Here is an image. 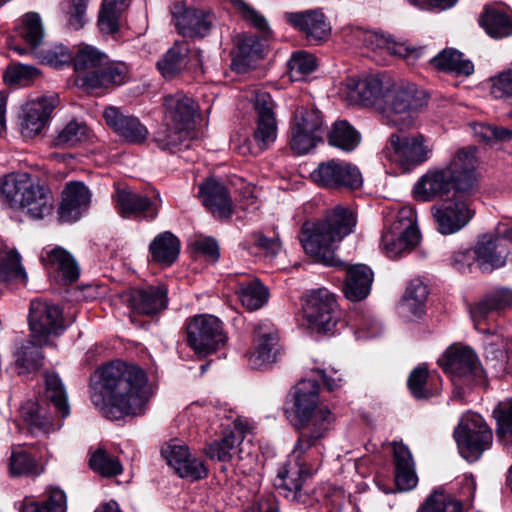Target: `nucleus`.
I'll return each instance as SVG.
<instances>
[{"mask_svg": "<svg viewBox=\"0 0 512 512\" xmlns=\"http://www.w3.org/2000/svg\"><path fill=\"white\" fill-rule=\"evenodd\" d=\"M130 79V68L122 61H110L106 55V61L102 63L96 75L85 78L88 90L98 88H116L124 85Z\"/></svg>", "mask_w": 512, "mask_h": 512, "instance_id": "32", "label": "nucleus"}, {"mask_svg": "<svg viewBox=\"0 0 512 512\" xmlns=\"http://www.w3.org/2000/svg\"><path fill=\"white\" fill-rule=\"evenodd\" d=\"M90 468L102 477H114L123 471L118 458L107 453L106 450H95L89 458Z\"/></svg>", "mask_w": 512, "mask_h": 512, "instance_id": "57", "label": "nucleus"}, {"mask_svg": "<svg viewBox=\"0 0 512 512\" xmlns=\"http://www.w3.org/2000/svg\"><path fill=\"white\" fill-rule=\"evenodd\" d=\"M319 404V385L315 379H303L294 387V408L297 429L311 423L309 433H301L295 448H311L321 445L329 425L333 421L331 411Z\"/></svg>", "mask_w": 512, "mask_h": 512, "instance_id": "4", "label": "nucleus"}, {"mask_svg": "<svg viewBox=\"0 0 512 512\" xmlns=\"http://www.w3.org/2000/svg\"><path fill=\"white\" fill-rule=\"evenodd\" d=\"M416 219L415 210L404 206L398 210L390 227L384 230L381 247L389 258L411 251L420 242Z\"/></svg>", "mask_w": 512, "mask_h": 512, "instance_id": "8", "label": "nucleus"}, {"mask_svg": "<svg viewBox=\"0 0 512 512\" xmlns=\"http://www.w3.org/2000/svg\"><path fill=\"white\" fill-rule=\"evenodd\" d=\"M326 127L322 113L314 107H298L290 127L291 149L299 154H307L323 142Z\"/></svg>", "mask_w": 512, "mask_h": 512, "instance_id": "9", "label": "nucleus"}, {"mask_svg": "<svg viewBox=\"0 0 512 512\" xmlns=\"http://www.w3.org/2000/svg\"><path fill=\"white\" fill-rule=\"evenodd\" d=\"M149 252L154 262L170 266L178 258L180 241L171 232L165 231L158 234L149 245Z\"/></svg>", "mask_w": 512, "mask_h": 512, "instance_id": "40", "label": "nucleus"}, {"mask_svg": "<svg viewBox=\"0 0 512 512\" xmlns=\"http://www.w3.org/2000/svg\"><path fill=\"white\" fill-rule=\"evenodd\" d=\"M479 24L491 38L503 39L512 36V14L502 3L486 4Z\"/></svg>", "mask_w": 512, "mask_h": 512, "instance_id": "27", "label": "nucleus"}, {"mask_svg": "<svg viewBox=\"0 0 512 512\" xmlns=\"http://www.w3.org/2000/svg\"><path fill=\"white\" fill-rule=\"evenodd\" d=\"M45 386L46 398L53 403L62 417H67L70 414V407L65 387L59 376L55 373H47L45 375Z\"/></svg>", "mask_w": 512, "mask_h": 512, "instance_id": "51", "label": "nucleus"}, {"mask_svg": "<svg viewBox=\"0 0 512 512\" xmlns=\"http://www.w3.org/2000/svg\"><path fill=\"white\" fill-rule=\"evenodd\" d=\"M431 62L437 69L444 72L470 75L474 71L472 62L463 59L462 53L455 49H444Z\"/></svg>", "mask_w": 512, "mask_h": 512, "instance_id": "48", "label": "nucleus"}, {"mask_svg": "<svg viewBox=\"0 0 512 512\" xmlns=\"http://www.w3.org/2000/svg\"><path fill=\"white\" fill-rule=\"evenodd\" d=\"M279 335L268 321L260 322L255 328V347L249 356L253 369H266L275 361L278 353Z\"/></svg>", "mask_w": 512, "mask_h": 512, "instance_id": "20", "label": "nucleus"}, {"mask_svg": "<svg viewBox=\"0 0 512 512\" xmlns=\"http://www.w3.org/2000/svg\"><path fill=\"white\" fill-rule=\"evenodd\" d=\"M131 0H103L98 16V27L103 34L118 32L120 19Z\"/></svg>", "mask_w": 512, "mask_h": 512, "instance_id": "43", "label": "nucleus"}, {"mask_svg": "<svg viewBox=\"0 0 512 512\" xmlns=\"http://www.w3.org/2000/svg\"><path fill=\"white\" fill-rule=\"evenodd\" d=\"M235 292L241 304L249 311L260 309L269 298L267 287L257 278L238 282Z\"/></svg>", "mask_w": 512, "mask_h": 512, "instance_id": "42", "label": "nucleus"}, {"mask_svg": "<svg viewBox=\"0 0 512 512\" xmlns=\"http://www.w3.org/2000/svg\"><path fill=\"white\" fill-rule=\"evenodd\" d=\"M303 315L312 331H331L339 318L334 295L325 288L312 290L307 294Z\"/></svg>", "mask_w": 512, "mask_h": 512, "instance_id": "13", "label": "nucleus"}, {"mask_svg": "<svg viewBox=\"0 0 512 512\" xmlns=\"http://www.w3.org/2000/svg\"><path fill=\"white\" fill-rule=\"evenodd\" d=\"M187 131V129H174L166 122V127L155 134V141L161 149L175 152L186 140Z\"/></svg>", "mask_w": 512, "mask_h": 512, "instance_id": "61", "label": "nucleus"}, {"mask_svg": "<svg viewBox=\"0 0 512 512\" xmlns=\"http://www.w3.org/2000/svg\"><path fill=\"white\" fill-rule=\"evenodd\" d=\"M312 476L305 450H292L274 479L275 488L286 498L298 500L306 480Z\"/></svg>", "mask_w": 512, "mask_h": 512, "instance_id": "14", "label": "nucleus"}, {"mask_svg": "<svg viewBox=\"0 0 512 512\" xmlns=\"http://www.w3.org/2000/svg\"><path fill=\"white\" fill-rule=\"evenodd\" d=\"M27 280L19 253L0 240V282L26 284Z\"/></svg>", "mask_w": 512, "mask_h": 512, "instance_id": "39", "label": "nucleus"}, {"mask_svg": "<svg viewBox=\"0 0 512 512\" xmlns=\"http://www.w3.org/2000/svg\"><path fill=\"white\" fill-rule=\"evenodd\" d=\"M106 61V54L95 47L86 45L78 49L72 62L76 74L75 83L79 88L88 90L85 78L96 75L102 63Z\"/></svg>", "mask_w": 512, "mask_h": 512, "instance_id": "34", "label": "nucleus"}, {"mask_svg": "<svg viewBox=\"0 0 512 512\" xmlns=\"http://www.w3.org/2000/svg\"><path fill=\"white\" fill-rule=\"evenodd\" d=\"M28 319L30 336L39 346L47 345L51 336H59L65 330L61 308L47 301H31Z\"/></svg>", "mask_w": 512, "mask_h": 512, "instance_id": "11", "label": "nucleus"}, {"mask_svg": "<svg viewBox=\"0 0 512 512\" xmlns=\"http://www.w3.org/2000/svg\"><path fill=\"white\" fill-rule=\"evenodd\" d=\"M445 373L453 380L476 375L479 370L477 355L472 349L465 346H450L439 360Z\"/></svg>", "mask_w": 512, "mask_h": 512, "instance_id": "23", "label": "nucleus"}, {"mask_svg": "<svg viewBox=\"0 0 512 512\" xmlns=\"http://www.w3.org/2000/svg\"><path fill=\"white\" fill-rule=\"evenodd\" d=\"M186 341L196 354H212L227 341L224 324L213 315H196L186 323Z\"/></svg>", "mask_w": 512, "mask_h": 512, "instance_id": "10", "label": "nucleus"}, {"mask_svg": "<svg viewBox=\"0 0 512 512\" xmlns=\"http://www.w3.org/2000/svg\"><path fill=\"white\" fill-rule=\"evenodd\" d=\"M261 58H263V45L257 37L247 36L238 42L235 64L251 66Z\"/></svg>", "mask_w": 512, "mask_h": 512, "instance_id": "58", "label": "nucleus"}, {"mask_svg": "<svg viewBox=\"0 0 512 512\" xmlns=\"http://www.w3.org/2000/svg\"><path fill=\"white\" fill-rule=\"evenodd\" d=\"M18 34L28 46H31L36 51L44 38V29L40 16L35 12L26 13L22 17Z\"/></svg>", "mask_w": 512, "mask_h": 512, "instance_id": "53", "label": "nucleus"}, {"mask_svg": "<svg viewBox=\"0 0 512 512\" xmlns=\"http://www.w3.org/2000/svg\"><path fill=\"white\" fill-rule=\"evenodd\" d=\"M437 230L443 235H450L464 228L474 216V210L466 198L454 196L432 209Z\"/></svg>", "mask_w": 512, "mask_h": 512, "instance_id": "16", "label": "nucleus"}, {"mask_svg": "<svg viewBox=\"0 0 512 512\" xmlns=\"http://www.w3.org/2000/svg\"><path fill=\"white\" fill-rule=\"evenodd\" d=\"M41 262L47 269L58 272L64 279L73 282L79 276L78 265L73 256L64 248L56 246L45 249L41 254Z\"/></svg>", "mask_w": 512, "mask_h": 512, "instance_id": "37", "label": "nucleus"}, {"mask_svg": "<svg viewBox=\"0 0 512 512\" xmlns=\"http://www.w3.org/2000/svg\"><path fill=\"white\" fill-rule=\"evenodd\" d=\"M490 94L496 99H512V67L490 79Z\"/></svg>", "mask_w": 512, "mask_h": 512, "instance_id": "62", "label": "nucleus"}, {"mask_svg": "<svg viewBox=\"0 0 512 512\" xmlns=\"http://www.w3.org/2000/svg\"><path fill=\"white\" fill-rule=\"evenodd\" d=\"M288 67L290 78L293 81H300L316 69V58L310 53L298 51L291 56Z\"/></svg>", "mask_w": 512, "mask_h": 512, "instance_id": "60", "label": "nucleus"}, {"mask_svg": "<svg viewBox=\"0 0 512 512\" xmlns=\"http://www.w3.org/2000/svg\"><path fill=\"white\" fill-rule=\"evenodd\" d=\"M343 293L345 297L353 302H358L370 294L374 274L370 267L364 264L346 265Z\"/></svg>", "mask_w": 512, "mask_h": 512, "instance_id": "31", "label": "nucleus"}, {"mask_svg": "<svg viewBox=\"0 0 512 512\" xmlns=\"http://www.w3.org/2000/svg\"><path fill=\"white\" fill-rule=\"evenodd\" d=\"M42 346H39L31 338L25 342L20 343L15 351V365L19 369V374L30 373L37 370L41 366L43 359L42 352L40 350Z\"/></svg>", "mask_w": 512, "mask_h": 512, "instance_id": "49", "label": "nucleus"}, {"mask_svg": "<svg viewBox=\"0 0 512 512\" xmlns=\"http://www.w3.org/2000/svg\"><path fill=\"white\" fill-rule=\"evenodd\" d=\"M43 470L40 460L28 450H12L8 462L11 477L38 476Z\"/></svg>", "mask_w": 512, "mask_h": 512, "instance_id": "45", "label": "nucleus"}, {"mask_svg": "<svg viewBox=\"0 0 512 512\" xmlns=\"http://www.w3.org/2000/svg\"><path fill=\"white\" fill-rule=\"evenodd\" d=\"M189 45L185 41L176 42L157 62V67L165 78H173L187 65Z\"/></svg>", "mask_w": 512, "mask_h": 512, "instance_id": "44", "label": "nucleus"}, {"mask_svg": "<svg viewBox=\"0 0 512 512\" xmlns=\"http://www.w3.org/2000/svg\"><path fill=\"white\" fill-rule=\"evenodd\" d=\"M19 512H66V494L59 488H50L48 496L42 501L25 499L18 504Z\"/></svg>", "mask_w": 512, "mask_h": 512, "instance_id": "47", "label": "nucleus"}, {"mask_svg": "<svg viewBox=\"0 0 512 512\" xmlns=\"http://www.w3.org/2000/svg\"><path fill=\"white\" fill-rule=\"evenodd\" d=\"M257 114L253 139L260 150L267 149L277 138V123L274 114V102L266 91H256L253 98Z\"/></svg>", "mask_w": 512, "mask_h": 512, "instance_id": "19", "label": "nucleus"}, {"mask_svg": "<svg viewBox=\"0 0 512 512\" xmlns=\"http://www.w3.org/2000/svg\"><path fill=\"white\" fill-rule=\"evenodd\" d=\"M284 17L293 27L303 32L311 43L318 44L329 35L330 27L324 14L318 10L286 12Z\"/></svg>", "mask_w": 512, "mask_h": 512, "instance_id": "25", "label": "nucleus"}, {"mask_svg": "<svg viewBox=\"0 0 512 512\" xmlns=\"http://www.w3.org/2000/svg\"><path fill=\"white\" fill-rule=\"evenodd\" d=\"M512 310V290L499 288L488 293L482 300L470 307V315L476 328L492 312Z\"/></svg>", "mask_w": 512, "mask_h": 512, "instance_id": "35", "label": "nucleus"}, {"mask_svg": "<svg viewBox=\"0 0 512 512\" xmlns=\"http://www.w3.org/2000/svg\"><path fill=\"white\" fill-rule=\"evenodd\" d=\"M428 378V370L424 365H420L412 370L408 378V388L411 394L417 399L428 398L429 392L425 385Z\"/></svg>", "mask_w": 512, "mask_h": 512, "instance_id": "64", "label": "nucleus"}, {"mask_svg": "<svg viewBox=\"0 0 512 512\" xmlns=\"http://www.w3.org/2000/svg\"><path fill=\"white\" fill-rule=\"evenodd\" d=\"M428 287L420 280H412L406 288L400 308L403 317L419 318L425 313Z\"/></svg>", "mask_w": 512, "mask_h": 512, "instance_id": "41", "label": "nucleus"}, {"mask_svg": "<svg viewBox=\"0 0 512 512\" xmlns=\"http://www.w3.org/2000/svg\"><path fill=\"white\" fill-rule=\"evenodd\" d=\"M33 57L38 59L42 64L61 68L72 62V53L63 44H52L33 52Z\"/></svg>", "mask_w": 512, "mask_h": 512, "instance_id": "56", "label": "nucleus"}, {"mask_svg": "<svg viewBox=\"0 0 512 512\" xmlns=\"http://www.w3.org/2000/svg\"><path fill=\"white\" fill-rule=\"evenodd\" d=\"M57 103V96L52 95L38 97L24 104L19 116L21 135L25 138H34L39 135Z\"/></svg>", "mask_w": 512, "mask_h": 512, "instance_id": "18", "label": "nucleus"}, {"mask_svg": "<svg viewBox=\"0 0 512 512\" xmlns=\"http://www.w3.org/2000/svg\"><path fill=\"white\" fill-rule=\"evenodd\" d=\"M479 177L475 147H462L447 164L430 167L414 184L413 195L423 202L444 198L451 191L471 195L478 189Z\"/></svg>", "mask_w": 512, "mask_h": 512, "instance_id": "2", "label": "nucleus"}, {"mask_svg": "<svg viewBox=\"0 0 512 512\" xmlns=\"http://www.w3.org/2000/svg\"><path fill=\"white\" fill-rule=\"evenodd\" d=\"M165 121L174 129L189 130L193 125L196 113L194 100L187 95L178 92L174 95H167L164 98Z\"/></svg>", "mask_w": 512, "mask_h": 512, "instance_id": "28", "label": "nucleus"}, {"mask_svg": "<svg viewBox=\"0 0 512 512\" xmlns=\"http://www.w3.org/2000/svg\"><path fill=\"white\" fill-rule=\"evenodd\" d=\"M161 455L180 478L198 480L207 475L203 461L193 456L190 450H161Z\"/></svg>", "mask_w": 512, "mask_h": 512, "instance_id": "33", "label": "nucleus"}, {"mask_svg": "<svg viewBox=\"0 0 512 512\" xmlns=\"http://www.w3.org/2000/svg\"><path fill=\"white\" fill-rule=\"evenodd\" d=\"M171 13L177 31L185 37H204L212 26L209 14L186 8L181 3L174 4Z\"/></svg>", "mask_w": 512, "mask_h": 512, "instance_id": "24", "label": "nucleus"}, {"mask_svg": "<svg viewBox=\"0 0 512 512\" xmlns=\"http://www.w3.org/2000/svg\"><path fill=\"white\" fill-rule=\"evenodd\" d=\"M312 181L326 189H358L363 180L360 170L350 162L340 159L323 161L311 173Z\"/></svg>", "mask_w": 512, "mask_h": 512, "instance_id": "12", "label": "nucleus"}, {"mask_svg": "<svg viewBox=\"0 0 512 512\" xmlns=\"http://www.w3.org/2000/svg\"><path fill=\"white\" fill-rule=\"evenodd\" d=\"M383 82L378 77H366L356 84L359 101L363 105L382 107L385 93Z\"/></svg>", "mask_w": 512, "mask_h": 512, "instance_id": "52", "label": "nucleus"}, {"mask_svg": "<svg viewBox=\"0 0 512 512\" xmlns=\"http://www.w3.org/2000/svg\"><path fill=\"white\" fill-rule=\"evenodd\" d=\"M327 136L331 146L345 152L353 151L361 141L359 132L346 120L334 122Z\"/></svg>", "mask_w": 512, "mask_h": 512, "instance_id": "46", "label": "nucleus"}, {"mask_svg": "<svg viewBox=\"0 0 512 512\" xmlns=\"http://www.w3.org/2000/svg\"><path fill=\"white\" fill-rule=\"evenodd\" d=\"M20 413L28 426V432L33 435H45L52 429L51 418L37 402L27 401L21 406Z\"/></svg>", "mask_w": 512, "mask_h": 512, "instance_id": "50", "label": "nucleus"}, {"mask_svg": "<svg viewBox=\"0 0 512 512\" xmlns=\"http://www.w3.org/2000/svg\"><path fill=\"white\" fill-rule=\"evenodd\" d=\"M255 435L246 421L239 418L235 419L231 425L225 427L220 435L214 439L213 444H208L207 448H239L241 446H253Z\"/></svg>", "mask_w": 512, "mask_h": 512, "instance_id": "36", "label": "nucleus"}, {"mask_svg": "<svg viewBox=\"0 0 512 512\" xmlns=\"http://www.w3.org/2000/svg\"><path fill=\"white\" fill-rule=\"evenodd\" d=\"M426 103L424 92L415 84L399 81L386 85L381 109L387 123L399 130H408L414 126L418 112Z\"/></svg>", "mask_w": 512, "mask_h": 512, "instance_id": "6", "label": "nucleus"}, {"mask_svg": "<svg viewBox=\"0 0 512 512\" xmlns=\"http://www.w3.org/2000/svg\"><path fill=\"white\" fill-rule=\"evenodd\" d=\"M198 197L202 204L217 218L228 219L233 213L231 197L226 187L215 179H208L199 186Z\"/></svg>", "mask_w": 512, "mask_h": 512, "instance_id": "26", "label": "nucleus"}, {"mask_svg": "<svg viewBox=\"0 0 512 512\" xmlns=\"http://www.w3.org/2000/svg\"><path fill=\"white\" fill-rule=\"evenodd\" d=\"M433 152V141L421 133L410 135L392 133L383 149L385 158L404 172L412 171L428 162Z\"/></svg>", "mask_w": 512, "mask_h": 512, "instance_id": "7", "label": "nucleus"}, {"mask_svg": "<svg viewBox=\"0 0 512 512\" xmlns=\"http://www.w3.org/2000/svg\"><path fill=\"white\" fill-rule=\"evenodd\" d=\"M474 252L477 264L483 271L504 266L509 254L507 246L498 241V238L493 233L479 237L474 247Z\"/></svg>", "mask_w": 512, "mask_h": 512, "instance_id": "29", "label": "nucleus"}, {"mask_svg": "<svg viewBox=\"0 0 512 512\" xmlns=\"http://www.w3.org/2000/svg\"><path fill=\"white\" fill-rule=\"evenodd\" d=\"M103 117L106 124L129 143H143L149 135L147 127L137 117L125 114L117 107H106L103 111Z\"/></svg>", "mask_w": 512, "mask_h": 512, "instance_id": "22", "label": "nucleus"}, {"mask_svg": "<svg viewBox=\"0 0 512 512\" xmlns=\"http://www.w3.org/2000/svg\"><path fill=\"white\" fill-rule=\"evenodd\" d=\"M90 130L84 122L72 120L54 138L57 147H73L89 138Z\"/></svg>", "mask_w": 512, "mask_h": 512, "instance_id": "55", "label": "nucleus"}, {"mask_svg": "<svg viewBox=\"0 0 512 512\" xmlns=\"http://www.w3.org/2000/svg\"><path fill=\"white\" fill-rule=\"evenodd\" d=\"M395 484L399 491L414 489L418 483L415 462L410 450H393Z\"/></svg>", "mask_w": 512, "mask_h": 512, "instance_id": "38", "label": "nucleus"}, {"mask_svg": "<svg viewBox=\"0 0 512 512\" xmlns=\"http://www.w3.org/2000/svg\"><path fill=\"white\" fill-rule=\"evenodd\" d=\"M356 225L354 212L337 206L322 222H305L299 236L305 252L315 261L326 266L342 267L344 262L335 258V248L344 237L353 232Z\"/></svg>", "mask_w": 512, "mask_h": 512, "instance_id": "3", "label": "nucleus"}, {"mask_svg": "<svg viewBox=\"0 0 512 512\" xmlns=\"http://www.w3.org/2000/svg\"><path fill=\"white\" fill-rule=\"evenodd\" d=\"M477 137L485 142L508 141L512 139V130L487 123H478L474 126Z\"/></svg>", "mask_w": 512, "mask_h": 512, "instance_id": "63", "label": "nucleus"}, {"mask_svg": "<svg viewBox=\"0 0 512 512\" xmlns=\"http://www.w3.org/2000/svg\"><path fill=\"white\" fill-rule=\"evenodd\" d=\"M461 510V501L439 490H434L420 508V512H461Z\"/></svg>", "mask_w": 512, "mask_h": 512, "instance_id": "59", "label": "nucleus"}, {"mask_svg": "<svg viewBox=\"0 0 512 512\" xmlns=\"http://www.w3.org/2000/svg\"><path fill=\"white\" fill-rule=\"evenodd\" d=\"M113 200L115 209L122 218L146 219L149 221L157 218L162 202L159 194L148 197L129 187L116 188Z\"/></svg>", "mask_w": 512, "mask_h": 512, "instance_id": "15", "label": "nucleus"}, {"mask_svg": "<svg viewBox=\"0 0 512 512\" xmlns=\"http://www.w3.org/2000/svg\"><path fill=\"white\" fill-rule=\"evenodd\" d=\"M122 299L137 314L152 316L166 309L168 298L165 286H148L130 289L122 294Z\"/></svg>", "mask_w": 512, "mask_h": 512, "instance_id": "21", "label": "nucleus"}, {"mask_svg": "<svg viewBox=\"0 0 512 512\" xmlns=\"http://www.w3.org/2000/svg\"><path fill=\"white\" fill-rule=\"evenodd\" d=\"M91 200L89 189L81 182H70L62 193L59 218L62 222L76 221Z\"/></svg>", "mask_w": 512, "mask_h": 512, "instance_id": "30", "label": "nucleus"}, {"mask_svg": "<svg viewBox=\"0 0 512 512\" xmlns=\"http://www.w3.org/2000/svg\"><path fill=\"white\" fill-rule=\"evenodd\" d=\"M496 435L501 444L512 445V399L499 402L493 410Z\"/></svg>", "mask_w": 512, "mask_h": 512, "instance_id": "54", "label": "nucleus"}, {"mask_svg": "<svg viewBox=\"0 0 512 512\" xmlns=\"http://www.w3.org/2000/svg\"><path fill=\"white\" fill-rule=\"evenodd\" d=\"M458 448H484L493 441V433L484 418L473 412L461 415L453 431Z\"/></svg>", "mask_w": 512, "mask_h": 512, "instance_id": "17", "label": "nucleus"}, {"mask_svg": "<svg viewBox=\"0 0 512 512\" xmlns=\"http://www.w3.org/2000/svg\"><path fill=\"white\" fill-rule=\"evenodd\" d=\"M145 371L137 365L113 361L91 377V400L106 418L141 415L151 391Z\"/></svg>", "mask_w": 512, "mask_h": 512, "instance_id": "1", "label": "nucleus"}, {"mask_svg": "<svg viewBox=\"0 0 512 512\" xmlns=\"http://www.w3.org/2000/svg\"><path fill=\"white\" fill-rule=\"evenodd\" d=\"M0 201L11 208L21 209L33 219H43L53 209L50 190L28 173H12L0 178Z\"/></svg>", "mask_w": 512, "mask_h": 512, "instance_id": "5", "label": "nucleus"}]
</instances>
